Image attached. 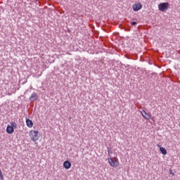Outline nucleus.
Here are the masks:
<instances>
[{"label": "nucleus", "instance_id": "f257e3e1", "mask_svg": "<svg viewBox=\"0 0 180 180\" xmlns=\"http://www.w3.org/2000/svg\"><path fill=\"white\" fill-rule=\"evenodd\" d=\"M30 137L32 141H37L39 140V131L31 130L30 132Z\"/></svg>", "mask_w": 180, "mask_h": 180}, {"label": "nucleus", "instance_id": "f03ea898", "mask_svg": "<svg viewBox=\"0 0 180 180\" xmlns=\"http://www.w3.org/2000/svg\"><path fill=\"white\" fill-rule=\"evenodd\" d=\"M169 8V3L163 2L158 4V9L160 12H165Z\"/></svg>", "mask_w": 180, "mask_h": 180}, {"label": "nucleus", "instance_id": "7ed1b4c3", "mask_svg": "<svg viewBox=\"0 0 180 180\" xmlns=\"http://www.w3.org/2000/svg\"><path fill=\"white\" fill-rule=\"evenodd\" d=\"M108 162L111 167H116L119 166V162L112 159V158H108Z\"/></svg>", "mask_w": 180, "mask_h": 180}, {"label": "nucleus", "instance_id": "20e7f679", "mask_svg": "<svg viewBox=\"0 0 180 180\" xmlns=\"http://www.w3.org/2000/svg\"><path fill=\"white\" fill-rule=\"evenodd\" d=\"M132 8L134 12H139V11L143 8V5H141L140 3L135 4L132 6Z\"/></svg>", "mask_w": 180, "mask_h": 180}, {"label": "nucleus", "instance_id": "39448f33", "mask_svg": "<svg viewBox=\"0 0 180 180\" xmlns=\"http://www.w3.org/2000/svg\"><path fill=\"white\" fill-rule=\"evenodd\" d=\"M141 113L143 117H144L146 120H150V119H151V115H149L145 110H143Z\"/></svg>", "mask_w": 180, "mask_h": 180}, {"label": "nucleus", "instance_id": "423d86ee", "mask_svg": "<svg viewBox=\"0 0 180 180\" xmlns=\"http://www.w3.org/2000/svg\"><path fill=\"white\" fill-rule=\"evenodd\" d=\"M37 98H39V96H37V93L34 92L32 94V95L30 96L29 99H30V101L33 102L34 101H37Z\"/></svg>", "mask_w": 180, "mask_h": 180}, {"label": "nucleus", "instance_id": "0eeeda50", "mask_svg": "<svg viewBox=\"0 0 180 180\" xmlns=\"http://www.w3.org/2000/svg\"><path fill=\"white\" fill-rule=\"evenodd\" d=\"M6 131V133H8V134H12L15 132V130L13 129V127L11 125H7Z\"/></svg>", "mask_w": 180, "mask_h": 180}, {"label": "nucleus", "instance_id": "6e6552de", "mask_svg": "<svg viewBox=\"0 0 180 180\" xmlns=\"http://www.w3.org/2000/svg\"><path fill=\"white\" fill-rule=\"evenodd\" d=\"M63 168H65V169H70V168H71V162L69 160L65 161L63 162Z\"/></svg>", "mask_w": 180, "mask_h": 180}, {"label": "nucleus", "instance_id": "1a4fd4ad", "mask_svg": "<svg viewBox=\"0 0 180 180\" xmlns=\"http://www.w3.org/2000/svg\"><path fill=\"white\" fill-rule=\"evenodd\" d=\"M158 147H159L160 151L161 154H162V155H167L168 152L167 151V149H165V148L161 147L160 145H158Z\"/></svg>", "mask_w": 180, "mask_h": 180}, {"label": "nucleus", "instance_id": "9d476101", "mask_svg": "<svg viewBox=\"0 0 180 180\" xmlns=\"http://www.w3.org/2000/svg\"><path fill=\"white\" fill-rule=\"evenodd\" d=\"M25 122L26 125L27 126V127H30V129L33 127V121H32V120L26 118Z\"/></svg>", "mask_w": 180, "mask_h": 180}, {"label": "nucleus", "instance_id": "9b49d317", "mask_svg": "<svg viewBox=\"0 0 180 180\" xmlns=\"http://www.w3.org/2000/svg\"><path fill=\"white\" fill-rule=\"evenodd\" d=\"M121 29H123L125 32H130L131 30L130 26L128 25H122Z\"/></svg>", "mask_w": 180, "mask_h": 180}, {"label": "nucleus", "instance_id": "f8f14e48", "mask_svg": "<svg viewBox=\"0 0 180 180\" xmlns=\"http://www.w3.org/2000/svg\"><path fill=\"white\" fill-rule=\"evenodd\" d=\"M108 155H110L111 154H113V152H112V148L107 147Z\"/></svg>", "mask_w": 180, "mask_h": 180}, {"label": "nucleus", "instance_id": "ddd939ff", "mask_svg": "<svg viewBox=\"0 0 180 180\" xmlns=\"http://www.w3.org/2000/svg\"><path fill=\"white\" fill-rule=\"evenodd\" d=\"M169 174L170 175H172V176H175V173H174L172 169H169Z\"/></svg>", "mask_w": 180, "mask_h": 180}, {"label": "nucleus", "instance_id": "4468645a", "mask_svg": "<svg viewBox=\"0 0 180 180\" xmlns=\"http://www.w3.org/2000/svg\"><path fill=\"white\" fill-rule=\"evenodd\" d=\"M131 26H136V25H137V22H136V21H132V22H131Z\"/></svg>", "mask_w": 180, "mask_h": 180}, {"label": "nucleus", "instance_id": "2eb2a0df", "mask_svg": "<svg viewBox=\"0 0 180 180\" xmlns=\"http://www.w3.org/2000/svg\"><path fill=\"white\" fill-rule=\"evenodd\" d=\"M16 125H18L17 124H16V122H11V127H14V126H16Z\"/></svg>", "mask_w": 180, "mask_h": 180}, {"label": "nucleus", "instance_id": "dca6fc26", "mask_svg": "<svg viewBox=\"0 0 180 180\" xmlns=\"http://www.w3.org/2000/svg\"><path fill=\"white\" fill-rule=\"evenodd\" d=\"M126 57H127V58H128L129 60H131V56H130V55H127L126 56Z\"/></svg>", "mask_w": 180, "mask_h": 180}, {"label": "nucleus", "instance_id": "f3484780", "mask_svg": "<svg viewBox=\"0 0 180 180\" xmlns=\"http://www.w3.org/2000/svg\"><path fill=\"white\" fill-rule=\"evenodd\" d=\"M26 82H27V79H26L25 82H22L21 84L23 85V84H26Z\"/></svg>", "mask_w": 180, "mask_h": 180}, {"label": "nucleus", "instance_id": "a211bd4d", "mask_svg": "<svg viewBox=\"0 0 180 180\" xmlns=\"http://www.w3.org/2000/svg\"><path fill=\"white\" fill-rule=\"evenodd\" d=\"M13 127V130H15V129H18V125H15Z\"/></svg>", "mask_w": 180, "mask_h": 180}, {"label": "nucleus", "instance_id": "6ab92c4d", "mask_svg": "<svg viewBox=\"0 0 180 180\" xmlns=\"http://www.w3.org/2000/svg\"><path fill=\"white\" fill-rule=\"evenodd\" d=\"M68 33H71V30H68Z\"/></svg>", "mask_w": 180, "mask_h": 180}]
</instances>
